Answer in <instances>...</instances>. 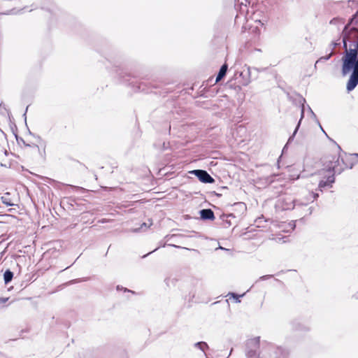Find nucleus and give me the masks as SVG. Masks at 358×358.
<instances>
[{"label": "nucleus", "mask_w": 358, "mask_h": 358, "mask_svg": "<svg viewBox=\"0 0 358 358\" xmlns=\"http://www.w3.org/2000/svg\"><path fill=\"white\" fill-rule=\"evenodd\" d=\"M343 39L344 54L342 57V75H350L346 88L348 92L353 90L358 85V42H349Z\"/></svg>", "instance_id": "nucleus-1"}, {"label": "nucleus", "mask_w": 358, "mask_h": 358, "mask_svg": "<svg viewBox=\"0 0 358 358\" xmlns=\"http://www.w3.org/2000/svg\"><path fill=\"white\" fill-rule=\"evenodd\" d=\"M341 156L334 155L327 156L324 158L323 162V169L320 171V174L324 173L333 175L341 174L348 166L345 164L344 159Z\"/></svg>", "instance_id": "nucleus-2"}, {"label": "nucleus", "mask_w": 358, "mask_h": 358, "mask_svg": "<svg viewBox=\"0 0 358 358\" xmlns=\"http://www.w3.org/2000/svg\"><path fill=\"white\" fill-rule=\"evenodd\" d=\"M343 39L348 40V42H358V10L344 27Z\"/></svg>", "instance_id": "nucleus-3"}, {"label": "nucleus", "mask_w": 358, "mask_h": 358, "mask_svg": "<svg viewBox=\"0 0 358 358\" xmlns=\"http://www.w3.org/2000/svg\"><path fill=\"white\" fill-rule=\"evenodd\" d=\"M260 342V338L255 337L250 339L248 343V350L246 351V356L248 358H259V354L257 352Z\"/></svg>", "instance_id": "nucleus-4"}, {"label": "nucleus", "mask_w": 358, "mask_h": 358, "mask_svg": "<svg viewBox=\"0 0 358 358\" xmlns=\"http://www.w3.org/2000/svg\"><path fill=\"white\" fill-rule=\"evenodd\" d=\"M321 175L324 176V178H326L325 180H321L318 184V189L322 192L324 188L332 187V184L335 182V177L327 173Z\"/></svg>", "instance_id": "nucleus-5"}, {"label": "nucleus", "mask_w": 358, "mask_h": 358, "mask_svg": "<svg viewBox=\"0 0 358 358\" xmlns=\"http://www.w3.org/2000/svg\"><path fill=\"white\" fill-rule=\"evenodd\" d=\"M191 173L196 176L202 182L213 183L214 182V179L204 170H194Z\"/></svg>", "instance_id": "nucleus-6"}, {"label": "nucleus", "mask_w": 358, "mask_h": 358, "mask_svg": "<svg viewBox=\"0 0 358 358\" xmlns=\"http://www.w3.org/2000/svg\"><path fill=\"white\" fill-rule=\"evenodd\" d=\"M317 197L318 194L309 193L305 201L294 200L292 208L296 206H306L309 202H313Z\"/></svg>", "instance_id": "nucleus-7"}, {"label": "nucleus", "mask_w": 358, "mask_h": 358, "mask_svg": "<svg viewBox=\"0 0 358 358\" xmlns=\"http://www.w3.org/2000/svg\"><path fill=\"white\" fill-rule=\"evenodd\" d=\"M200 216L203 220H213L215 219L214 213L211 209H203L200 210Z\"/></svg>", "instance_id": "nucleus-8"}, {"label": "nucleus", "mask_w": 358, "mask_h": 358, "mask_svg": "<svg viewBox=\"0 0 358 358\" xmlns=\"http://www.w3.org/2000/svg\"><path fill=\"white\" fill-rule=\"evenodd\" d=\"M227 69H228V66H227V64H224L221 66V68H220V71L218 72V74H217V76L216 77V82L217 83L219 82L220 80H221L225 76V75L227 73Z\"/></svg>", "instance_id": "nucleus-9"}, {"label": "nucleus", "mask_w": 358, "mask_h": 358, "mask_svg": "<svg viewBox=\"0 0 358 358\" xmlns=\"http://www.w3.org/2000/svg\"><path fill=\"white\" fill-rule=\"evenodd\" d=\"M152 225V222L151 220H149L148 222H143V224H141V225L139 228L132 229L130 231L132 232H138L140 231H145Z\"/></svg>", "instance_id": "nucleus-10"}, {"label": "nucleus", "mask_w": 358, "mask_h": 358, "mask_svg": "<svg viewBox=\"0 0 358 358\" xmlns=\"http://www.w3.org/2000/svg\"><path fill=\"white\" fill-rule=\"evenodd\" d=\"M1 200L3 203L6 205L7 206H13V203L12 202V200L10 198V193H6L4 194L1 197Z\"/></svg>", "instance_id": "nucleus-11"}, {"label": "nucleus", "mask_w": 358, "mask_h": 358, "mask_svg": "<svg viewBox=\"0 0 358 358\" xmlns=\"http://www.w3.org/2000/svg\"><path fill=\"white\" fill-rule=\"evenodd\" d=\"M13 277V272L10 271V270H6L3 274V280H4L5 284H8V282H10L12 280Z\"/></svg>", "instance_id": "nucleus-12"}, {"label": "nucleus", "mask_w": 358, "mask_h": 358, "mask_svg": "<svg viewBox=\"0 0 358 358\" xmlns=\"http://www.w3.org/2000/svg\"><path fill=\"white\" fill-rule=\"evenodd\" d=\"M303 114H304V106L303 105V106H302V108H301V119H302V118L303 117ZM301 120H299V123H298V124H297V126H296V129H295V130H294V133H293L292 136L289 137V140H288V142L291 141L293 139V138H294V136H295V134H296L297 130H298V129H299V125H300V123H301Z\"/></svg>", "instance_id": "nucleus-13"}, {"label": "nucleus", "mask_w": 358, "mask_h": 358, "mask_svg": "<svg viewBox=\"0 0 358 358\" xmlns=\"http://www.w3.org/2000/svg\"><path fill=\"white\" fill-rule=\"evenodd\" d=\"M194 347L201 350L203 352H205L206 349L208 348V345L205 342H198L194 344Z\"/></svg>", "instance_id": "nucleus-14"}, {"label": "nucleus", "mask_w": 358, "mask_h": 358, "mask_svg": "<svg viewBox=\"0 0 358 358\" xmlns=\"http://www.w3.org/2000/svg\"><path fill=\"white\" fill-rule=\"evenodd\" d=\"M334 54V51H331L329 55H327L326 56L321 57L319 59L317 60L315 66H316L317 64H319L322 62H326V61L329 60Z\"/></svg>", "instance_id": "nucleus-15"}, {"label": "nucleus", "mask_w": 358, "mask_h": 358, "mask_svg": "<svg viewBox=\"0 0 358 358\" xmlns=\"http://www.w3.org/2000/svg\"><path fill=\"white\" fill-rule=\"evenodd\" d=\"M8 300V297H0V309L7 307L6 303Z\"/></svg>", "instance_id": "nucleus-16"}, {"label": "nucleus", "mask_w": 358, "mask_h": 358, "mask_svg": "<svg viewBox=\"0 0 358 358\" xmlns=\"http://www.w3.org/2000/svg\"><path fill=\"white\" fill-rule=\"evenodd\" d=\"M243 295L244 294L238 295L235 293H229L227 296H230L229 299H231V297L234 298L236 300V303H240L241 302L240 297H242Z\"/></svg>", "instance_id": "nucleus-17"}, {"label": "nucleus", "mask_w": 358, "mask_h": 358, "mask_svg": "<svg viewBox=\"0 0 358 358\" xmlns=\"http://www.w3.org/2000/svg\"><path fill=\"white\" fill-rule=\"evenodd\" d=\"M272 277L271 275H263V276H261L257 280V282L259 281V280H268L269 278H271Z\"/></svg>", "instance_id": "nucleus-18"}, {"label": "nucleus", "mask_w": 358, "mask_h": 358, "mask_svg": "<svg viewBox=\"0 0 358 358\" xmlns=\"http://www.w3.org/2000/svg\"><path fill=\"white\" fill-rule=\"evenodd\" d=\"M340 45V42H339V40L338 41H336V42H332L331 43V51H334V50L336 48L337 45Z\"/></svg>", "instance_id": "nucleus-19"}, {"label": "nucleus", "mask_w": 358, "mask_h": 358, "mask_svg": "<svg viewBox=\"0 0 358 358\" xmlns=\"http://www.w3.org/2000/svg\"><path fill=\"white\" fill-rule=\"evenodd\" d=\"M312 212H313V209H312V208H311V207H310V208H308L307 209V212L305 213V215H310V214L312 213Z\"/></svg>", "instance_id": "nucleus-20"}, {"label": "nucleus", "mask_w": 358, "mask_h": 358, "mask_svg": "<svg viewBox=\"0 0 358 358\" xmlns=\"http://www.w3.org/2000/svg\"><path fill=\"white\" fill-rule=\"evenodd\" d=\"M337 21H338V19H333L331 20L330 23L331 24H335Z\"/></svg>", "instance_id": "nucleus-21"}, {"label": "nucleus", "mask_w": 358, "mask_h": 358, "mask_svg": "<svg viewBox=\"0 0 358 358\" xmlns=\"http://www.w3.org/2000/svg\"><path fill=\"white\" fill-rule=\"evenodd\" d=\"M353 298H355V299H358V293L354 294Z\"/></svg>", "instance_id": "nucleus-22"}, {"label": "nucleus", "mask_w": 358, "mask_h": 358, "mask_svg": "<svg viewBox=\"0 0 358 358\" xmlns=\"http://www.w3.org/2000/svg\"><path fill=\"white\" fill-rule=\"evenodd\" d=\"M309 109H310V110L311 113L313 114V115H314V116H315V113H313V112L312 111L311 108H309Z\"/></svg>", "instance_id": "nucleus-23"}, {"label": "nucleus", "mask_w": 358, "mask_h": 358, "mask_svg": "<svg viewBox=\"0 0 358 358\" xmlns=\"http://www.w3.org/2000/svg\"><path fill=\"white\" fill-rule=\"evenodd\" d=\"M117 289H120V286H117Z\"/></svg>", "instance_id": "nucleus-24"}, {"label": "nucleus", "mask_w": 358, "mask_h": 358, "mask_svg": "<svg viewBox=\"0 0 358 358\" xmlns=\"http://www.w3.org/2000/svg\"><path fill=\"white\" fill-rule=\"evenodd\" d=\"M1 166H3V164H1ZM4 166H7L5 164V165H4Z\"/></svg>", "instance_id": "nucleus-25"}, {"label": "nucleus", "mask_w": 358, "mask_h": 358, "mask_svg": "<svg viewBox=\"0 0 358 358\" xmlns=\"http://www.w3.org/2000/svg\"><path fill=\"white\" fill-rule=\"evenodd\" d=\"M355 155L358 157V154H355Z\"/></svg>", "instance_id": "nucleus-26"}]
</instances>
